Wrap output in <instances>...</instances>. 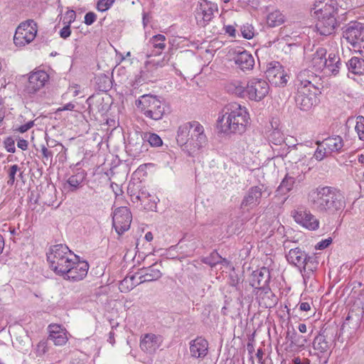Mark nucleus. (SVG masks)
<instances>
[{"instance_id":"obj_17","label":"nucleus","mask_w":364,"mask_h":364,"mask_svg":"<svg viewBox=\"0 0 364 364\" xmlns=\"http://www.w3.org/2000/svg\"><path fill=\"white\" fill-rule=\"evenodd\" d=\"M89 269V264L85 261L73 259V264L67 268L65 273H63L61 276L65 279H68L73 282H77L83 279L87 274Z\"/></svg>"},{"instance_id":"obj_9","label":"nucleus","mask_w":364,"mask_h":364,"mask_svg":"<svg viewBox=\"0 0 364 364\" xmlns=\"http://www.w3.org/2000/svg\"><path fill=\"white\" fill-rule=\"evenodd\" d=\"M286 257L289 263L299 268L301 272H306L307 270L312 272L316 268L314 258L300 248L291 249Z\"/></svg>"},{"instance_id":"obj_54","label":"nucleus","mask_w":364,"mask_h":364,"mask_svg":"<svg viewBox=\"0 0 364 364\" xmlns=\"http://www.w3.org/2000/svg\"><path fill=\"white\" fill-rule=\"evenodd\" d=\"M225 32L228 33L230 36L235 37L236 30L232 26H227L225 27Z\"/></svg>"},{"instance_id":"obj_14","label":"nucleus","mask_w":364,"mask_h":364,"mask_svg":"<svg viewBox=\"0 0 364 364\" xmlns=\"http://www.w3.org/2000/svg\"><path fill=\"white\" fill-rule=\"evenodd\" d=\"M321 78L310 70L304 69L299 72L294 81L296 90H318Z\"/></svg>"},{"instance_id":"obj_58","label":"nucleus","mask_w":364,"mask_h":364,"mask_svg":"<svg viewBox=\"0 0 364 364\" xmlns=\"http://www.w3.org/2000/svg\"><path fill=\"white\" fill-rule=\"evenodd\" d=\"M307 330L306 326L304 323H300L299 326V331L301 333H306Z\"/></svg>"},{"instance_id":"obj_31","label":"nucleus","mask_w":364,"mask_h":364,"mask_svg":"<svg viewBox=\"0 0 364 364\" xmlns=\"http://www.w3.org/2000/svg\"><path fill=\"white\" fill-rule=\"evenodd\" d=\"M326 50L323 48L317 49L311 60V66L316 71L323 70L326 65Z\"/></svg>"},{"instance_id":"obj_53","label":"nucleus","mask_w":364,"mask_h":364,"mask_svg":"<svg viewBox=\"0 0 364 364\" xmlns=\"http://www.w3.org/2000/svg\"><path fill=\"white\" fill-rule=\"evenodd\" d=\"M299 309L303 311H308L311 309V305L309 302H302L299 304Z\"/></svg>"},{"instance_id":"obj_56","label":"nucleus","mask_w":364,"mask_h":364,"mask_svg":"<svg viewBox=\"0 0 364 364\" xmlns=\"http://www.w3.org/2000/svg\"><path fill=\"white\" fill-rule=\"evenodd\" d=\"M256 356L258 358L259 362H262V356H263V351L262 348L257 349Z\"/></svg>"},{"instance_id":"obj_41","label":"nucleus","mask_w":364,"mask_h":364,"mask_svg":"<svg viewBox=\"0 0 364 364\" xmlns=\"http://www.w3.org/2000/svg\"><path fill=\"white\" fill-rule=\"evenodd\" d=\"M241 33L243 38L251 39L254 36V28L250 24H245L241 27Z\"/></svg>"},{"instance_id":"obj_33","label":"nucleus","mask_w":364,"mask_h":364,"mask_svg":"<svg viewBox=\"0 0 364 364\" xmlns=\"http://www.w3.org/2000/svg\"><path fill=\"white\" fill-rule=\"evenodd\" d=\"M166 37L164 35L158 34L153 36L149 42L152 44L154 49H157L159 50H153L151 53L149 54L147 56L151 57L153 55H159L161 53L162 50L166 48L165 44Z\"/></svg>"},{"instance_id":"obj_28","label":"nucleus","mask_w":364,"mask_h":364,"mask_svg":"<svg viewBox=\"0 0 364 364\" xmlns=\"http://www.w3.org/2000/svg\"><path fill=\"white\" fill-rule=\"evenodd\" d=\"M247 83L240 80H232L228 82L225 86V90L232 95L237 97H246Z\"/></svg>"},{"instance_id":"obj_59","label":"nucleus","mask_w":364,"mask_h":364,"mask_svg":"<svg viewBox=\"0 0 364 364\" xmlns=\"http://www.w3.org/2000/svg\"><path fill=\"white\" fill-rule=\"evenodd\" d=\"M4 247V237L0 235V255L2 253Z\"/></svg>"},{"instance_id":"obj_13","label":"nucleus","mask_w":364,"mask_h":364,"mask_svg":"<svg viewBox=\"0 0 364 364\" xmlns=\"http://www.w3.org/2000/svg\"><path fill=\"white\" fill-rule=\"evenodd\" d=\"M218 11V5L208 0L200 1L196 10V19L197 24L205 27L214 17L215 12Z\"/></svg>"},{"instance_id":"obj_4","label":"nucleus","mask_w":364,"mask_h":364,"mask_svg":"<svg viewBox=\"0 0 364 364\" xmlns=\"http://www.w3.org/2000/svg\"><path fill=\"white\" fill-rule=\"evenodd\" d=\"M338 5L336 0L316 1L312 9V15L317 19L316 27L322 36L331 35L336 26Z\"/></svg>"},{"instance_id":"obj_48","label":"nucleus","mask_w":364,"mask_h":364,"mask_svg":"<svg viewBox=\"0 0 364 364\" xmlns=\"http://www.w3.org/2000/svg\"><path fill=\"white\" fill-rule=\"evenodd\" d=\"M71 34V30H70V25L67 24L66 26H65L60 31V36L62 38H68Z\"/></svg>"},{"instance_id":"obj_64","label":"nucleus","mask_w":364,"mask_h":364,"mask_svg":"<svg viewBox=\"0 0 364 364\" xmlns=\"http://www.w3.org/2000/svg\"><path fill=\"white\" fill-rule=\"evenodd\" d=\"M358 161L360 163H364V155L361 154L358 157Z\"/></svg>"},{"instance_id":"obj_63","label":"nucleus","mask_w":364,"mask_h":364,"mask_svg":"<svg viewBox=\"0 0 364 364\" xmlns=\"http://www.w3.org/2000/svg\"><path fill=\"white\" fill-rule=\"evenodd\" d=\"M219 260L220 261V263H221V264H228V261L226 259H225V258H222L221 257V259H219Z\"/></svg>"},{"instance_id":"obj_6","label":"nucleus","mask_w":364,"mask_h":364,"mask_svg":"<svg viewBox=\"0 0 364 364\" xmlns=\"http://www.w3.org/2000/svg\"><path fill=\"white\" fill-rule=\"evenodd\" d=\"M143 114L151 119L159 120L165 114L164 104L156 96L144 95L135 103Z\"/></svg>"},{"instance_id":"obj_35","label":"nucleus","mask_w":364,"mask_h":364,"mask_svg":"<svg viewBox=\"0 0 364 364\" xmlns=\"http://www.w3.org/2000/svg\"><path fill=\"white\" fill-rule=\"evenodd\" d=\"M284 22V15L278 10L269 14L267 17V23L270 27L280 26Z\"/></svg>"},{"instance_id":"obj_10","label":"nucleus","mask_w":364,"mask_h":364,"mask_svg":"<svg viewBox=\"0 0 364 364\" xmlns=\"http://www.w3.org/2000/svg\"><path fill=\"white\" fill-rule=\"evenodd\" d=\"M37 33V24L33 20L21 23L16 28L14 41L17 46H24L34 40Z\"/></svg>"},{"instance_id":"obj_47","label":"nucleus","mask_w":364,"mask_h":364,"mask_svg":"<svg viewBox=\"0 0 364 364\" xmlns=\"http://www.w3.org/2000/svg\"><path fill=\"white\" fill-rule=\"evenodd\" d=\"M5 148L9 152L14 153L15 151L14 141L10 138H7L4 141Z\"/></svg>"},{"instance_id":"obj_46","label":"nucleus","mask_w":364,"mask_h":364,"mask_svg":"<svg viewBox=\"0 0 364 364\" xmlns=\"http://www.w3.org/2000/svg\"><path fill=\"white\" fill-rule=\"evenodd\" d=\"M37 353L39 355H43L48 351L47 342L42 341L38 343L37 345Z\"/></svg>"},{"instance_id":"obj_29","label":"nucleus","mask_w":364,"mask_h":364,"mask_svg":"<svg viewBox=\"0 0 364 364\" xmlns=\"http://www.w3.org/2000/svg\"><path fill=\"white\" fill-rule=\"evenodd\" d=\"M341 63L339 57L334 53L328 54L326 58V65L323 71L327 75H337L339 72Z\"/></svg>"},{"instance_id":"obj_42","label":"nucleus","mask_w":364,"mask_h":364,"mask_svg":"<svg viewBox=\"0 0 364 364\" xmlns=\"http://www.w3.org/2000/svg\"><path fill=\"white\" fill-rule=\"evenodd\" d=\"M113 3L114 0H100L97 2V8L100 11H105L111 7Z\"/></svg>"},{"instance_id":"obj_57","label":"nucleus","mask_w":364,"mask_h":364,"mask_svg":"<svg viewBox=\"0 0 364 364\" xmlns=\"http://www.w3.org/2000/svg\"><path fill=\"white\" fill-rule=\"evenodd\" d=\"M147 193L145 191H141L137 196L136 198L139 200H142L144 198L147 197Z\"/></svg>"},{"instance_id":"obj_3","label":"nucleus","mask_w":364,"mask_h":364,"mask_svg":"<svg viewBox=\"0 0 364 364\" xmlns=\"http://www.w3.org/2000/svg\"><path fill=\"white\" fill-rule=\"evenodd\" d=\"M177 143L190 156H196L203 152L207 145L208 138L204 127L198 122L185 123L178 127Z\"/></svg>"},{"instance_id":"obj_44","label":"nucleus","mask_w":364,"mask_h":364,"mask_svg":"<svg viewBox=\"0 0 364 364\" xmlns=\"http://www.w3.org/2000/svg\"><path fill=\"white\" fill-rule=\"evenodd\" d=\"M331 242H332V239L331 237L323 240L316 244V250H324L325 248L328 247L331 244Z\"/></svg>"},{"instance_id":"obj_21","label":"nucleus","mask_w":364,"mask_h":364,"mask_svg":"<svg viewBox=\"0 0 364 364\" xmlns=\"http://www.w3.org/2000/svg\"><path fill=\"white\" fill-rule=\"evenodd\" d=\"M264 186H252L247 191L242 203L241 208L252 209L260 203Z\"/></svg>"},{"instance_id":"obj_16","label":"nucleus","mask_w":364,"mask_h":364,"mask_svg":"<svg viewBox=\"0 0 364 364\" xmlns=\"http://www.w3.org/2000/svg\"><path fill=\"white\" fill-rule=\"evenodd\" d=\"M343 38L356 50L364 39V25L360 22H351L343 31Z\"/></svg>"},{"instance_id":"obj_11","label":"nucleus","mask_w":364,"mask_h":364,"mask_svg":"<svg viewBox=\"0 0 364 364\" xmlns=\"http://www.w3.org/2000/svg\"><path fill=\"white\" fill-rule=\"evenodd\" d=\"M246 89V97L250 100L259 102L268 95L269 85L264 79L253 77L247 82Z\"/></svg>"},{"instance_id":"obj_8","label":"nucleus","mask_w":364,"mask_h":364,"mask_svg":"<svg viewBox=\"0 0 364 364\" xmlns=\"http://www.w3.org/2000/svg\"><path fill=\"white\" fill-rule=\"evenodd\" d=\"M136 141L134 142V139L132 137L129 140L128 149L130 154L134 157H139L141 154L146 151L148 142L151 146H160L163 142L161 137L154 133L150 132H142L141 134L136 133Z\"/></svg>"},{"instance_id":"obj_18","label":"nucleus","mask_w":364,"mask_h":364,"mask_svg":"<svg viewBox=\"0 0 364 364\" xmlns=\"http://www.w3.org/2000/svg\"><path fill=\"white\" fill-rule=\"evenodd\" d=\"M265 73L268 80L276 86H284L289 80L283 66L278 62L270 63Z\"/></svg>"},{"instance_id":"obj_55","label":"nucleus","mask_w":364,"mask_h":364,"mask_svg":"<svg viewBox=\"0 0 364 364\" xmlns=\"http://www.w3.org/2000/svg\"><path fill=\"white\" fill-rule=\"evenodd\" d=\"M294 364H309V360L308 359H304L302 361L300 358L296 357L293 359Z\"/></svg>"},{"instance_id":"obj_27","label":"nucleus","mask_w":364,"mask_h":364,"mask_svg":"<svg viewBox=\"0 0 364 364\" xmlns=\"http://www.w3.org/2000/svg\"><path fill=\"white\" fill-rule=\"evenodd\" d=\"M138 274L140 275L139 279L141 283L156 281L162 276L160 269L156 268V265L143 267L139 269Z\"/></svg>"},{"instance_id":"obj_22","label":"nucleus","mask_w":364,"mask_h":364,"mask_svg":"<svg viewBox=\"0 0 364 364\" xmlns=\"http://www.w3.org/2000/svg\"><path fill=\"white\" fill-rule=\"evenodd\" d=\"M162 337L154 333H146L141 337L140 348L146 353H154L161 345Z\"/></svg>"},{"instance_id":"obj_37","label":"nucleus","mask_w":364,"mask_h":364,"mask_svg":"<svg viewBox=\"0 0 364 364\" xmlns=\"http://www.w3.org/2000/svg\"><path fill=\"white\" fill-rule=\"evenodd\" d=\"M9 180L7 184L9 186L14 185L17 177H21L23 171H21L20 168L17 164H14L9 167L7 170Z\"/></svg>"},{"instance_id":"obj_38","label":"nucleus","mask_w":364,"mask_h":364,"mask_svg":"<svg viewBox=\"0 0 364 364\" xmlns=\"http://www.w3.org/2000/svg\"><path fill=\"white\" fill-rule=\"evenodd\" d=\"M316 144L318 145V147L314 152V158H315L318 161H321L330 154L325 146L324 147H321V145L323 144L322 142L317 141Z\"/></svg>"},{"instance_id":"obj_34","label":"nucleus","mask_w":364,"mask_h":364,"mask_svg":"<svg viewBox=\"0 0 364 364\" xmlns=\"http://www.w3.org/2000/svg\"><path fill=\"white\" fill-rule=\"evenodd\" d=\"M330 342L323 334H318L314 339L313 348L315 350H317L320 353H324L327 352L330 349Z\"/></svg>"},{"instance_id":"obj_39","label":"nucleus","mask_w":364,"mask_h":364,"mask_svg":"<svg viewBox=\"0 0 364 364\" xmlns=\"http://www.w3.org/2000/svg\"><path fill=\"white\" fill-rule=\"evenodd\" d=\"M355 131L360 140L364 141V117L358 116L356 119Z\"/></svg>"},{"instance_id":"obj_7","label":"nucleus","mask_w":364,"mask_h":364,"mask_svg":"<svg viewBox=\"0 0 364 364\" xmlns=\"http://www.w3.org/2000/svg\"><path fill=\"white\" fill-rule=\"evenodd\" d=\"M306 162L307 159L305 156H302L301 159L295 162L291 172V175L290 176L289 174H287L277 188V192L278 194H287L292 190L296 181L299 183L304 181V174L310 170V168L307 167L308 164Z\"/></svg>"},{"instance_id":"obj_32","label":"nucleus","mask_w":364,"mask_h":364,"mask_svg":"<svg viewBox=\"0 0 364 364\" xmlns=\"http://www.w3.org/2000/svg\"><path fill=\"white\" fill-rule=\"evenodd\" d=\"M349 72L355 75H364V59L353 57L346 63Z\"/></svg>"},{"instance_id":"obj_12","label":"nucleus","mask_w":364,"mask_h":364,"mask_svg":"<svg viewBox=\"0 0 364 364\" xmlns=\"http://www.w3.org/2000/svg\"><path fill=\"white\" fill-rule=\"evenodd\" d=\"M291 216L295 222L303 228L314 231L319 228V220L309 210L300 207L291 211Z\"/></svg>"},{"instance_id":"obj_49","label":"nucleus","mask_w":364,"mask_h":364,"mask_svg":"<svg viewBox=\"0 0 364 364\" xmlns=\"http://www.w3.org/2000/svg\"><path fill=\"white\" fill-rule=\"evenodd\" d=\"M76 14L73 10L68 11L65 14L64 19H67L66 23L70 25L75 20Z\"/></svg>"},{"instance_id":"obj_25","label":"nucleus","mask_w":364,"mask_h":364,"mask_svg":"<svg viewBox=\"0 0 364 364\" xmlns=\"http://www.w3.org/2000/svg\"><path fill=\"white\" fill-rule=\"evenodd\" d=\"M48 340L52 341L55 346H63L68 342L67 331L61 326L50 324L48 326Z\"/></svg>"},{"instance_id":"obj_23","label":"nucleus","mask_w":364,"mask_h":364,"mask_svg":"<svg viewBox=\"0 0 364 364\" xmlns=\"http://www.w3.org/2000/svg\"><path fill=\"white\" fill-rule=\"evenodd\" d=\"M208 342L203 337H197L189 343L190 354L194 358H204L208 352Z\"/></svg>"},{"instance_id":"obj_60","label":"nucleus","mask_w":364,"mask_h":364,"mask_svg":"<svg viewBox=\"0 0 364 364\" xmlns=\"http://www.w3.org/2000/svg\"><path fill=\"white\" fill-rule=\"evenodd\" d=\"M154 237H153V235L151 232H148L146 233L145 235V239L148 241V242H151L152 240H153Z\"/></svg>"},{"instance_id":"obj_20","label":"nucleus","mask_w":364,"mask_h":364,"mask_svg":"<svg viewBox=\"0 0 364 364\" xmlns=\"http://www.w3.org/2000/svg\"><path fill=\"white\" fill-rule=\"evenodd\" d=\"M49 75L43 70H38L30 74L28 83L26 86L27 92L33 94L44 87L48 80Z\"/></svg>"},{"instance_id":"obj_45","label":"nucleus","mask_w":364,"mask_h":364,"mask_svg":"<svg viewBox=\"0 0 364 364\" xmlns=\"http://www.w3.org/2000/svg\"><path fill=\"white\" fill-rule=\"evenodd\" d=\"M34 126V121H29L27 123L21 125L18 128H16V131L19 132L20 133H25L28 129L32 128Z\"/></svg>"},{"instance_id":"obj_19","label":"nucleus","mask_w":364,"mask_h":364,"mask_svg":"<svg viewBox=\"0 0 364 364\" xmlns=\"http://www.w3.org/2000/svg\"><path fill=\"white\" fill-rule=\"evenodd\" d=\"M318 90H296L295 101L296 106L303 111L310 110L317 102L316 92Z\"/></svg>"},{"instance_id":"obj_51","label":"nucleus","mask_w":364,"mask_h":364,"mask_svg":"<svg viewBox=\"0 0 364 364\" xmlns=\"http://www.w3.org/2000/svg\"><path fill=\"white\" fill-rule=\"evenodd\" d=\"M28 141L25 139H20L17 142V146L22 150H26L28 148Z\"/></svg>"},{"instance_id":"obj_40","label":"nucleus","mask_w":364,"mask_h":364,"mask_svg":"<svg viewBox=\"0 0 364 364\" xmlns=\"http://www.w3.org/2000/svg\"><path fill=\"white\" fill-rule=\"evenodd\" d=\"M219 259H221V256L218 252H213L204 259V262L211 267H215L216 264H220V261Z\"/></svg>"},{"instance_id":"obj_50","label":"nucleus","mask_w":364,"mask_h":364,"mask_svg":"<svg viewBox=\"0 0 364 364\" xmlns=\"http://www.w3.org/2000/svg\"><path fill=\"white\" fill-rule=\"evenodd\" d=\"M74 108H75V105L71 102H69V103L65 105L63 107H59L57 109V112H62V111H65V110H73Z\"/></svg>"},{"instance_id":"obj_43","label":"nucleus","mask_w":364,"mask_h":364,"mask_svg":"<svg viewBox=\"0 0 364 364\" xmlns=\"http://www.w3.org/2000/svg\"><path fill=\"white\" fill-rule=\"evenodd\" d=\"M97 18V15L94 12H88L85 16V23L90 26L92 25Z\"/></svg>"},{"instance_id":"obj_36","label":"nucleus","mask_w":364,"mask_h":364,"mask_svg":"<svg viewBox=\"0 0 364 364\" xmlns=\"http://www.w3.org/2000/svg\"><path fill=\"white\" fill-rule=\"evenodd\" d=\"M86 173L82 171L70 176L67 181L69 186L72 188L71 191H75L83 182Z\"/></svg>"},{"instance_id":"obj_61","label":"nucleus","mask_w":364,"mask_h":364,"mask_svg":"<svg viewBox=\"0 0 364 364\" xmlns=\"http://www.w3.org/2000/svg\"><path fill=\"white\" fill-rule=\"evenodd\" d=\"M108 341H109L110 343L114 344V333H113V332H110V333H109V337Z\"/></svg>"},{"instance_id":"obj_26","label":"nucleus","mask_w":364,"mask_h":364,"mask_svg":"<svg viewBox=\"0 0 364 364\" xmlns=\"http://www.w3.org/2000/svg\"><path fill=\"white\" fill-rule=\"evenodd\" d=\"M235 62L243 71L252 69L255 65L253 56L246 50L239 53L235 58Z\"/></svg>"},{"instance_id":"obj_15","label":"nucleus","mask_w":364,"mask_h":364,"mask_svg":"<svg viewBox=\"0 0 364 364\" xmlns=\"http://www.w3.org/2000/svg\"><path fill=\"white\" fill-rule=\"evenodd\" d=\"M132 219V213L127 207L122 206L114 210L112 224L118 235H122L129 229Z\"/></svg>"},{"instance_id":"obj_24","label":"nucleus","mask_w":364,"mask_h":364,"mask_svg":"<svg viewBox=\"0 0 364 364\" xmlns=\"http://www.w3.org/2000/svg\"><path fill=\"white\" fill-rule=\"evenodd\" d=\"M270 279L268 269L263 267L252 272L250 278V285L255 289L265 290Z\"/></svg>"},{"instance_id":"obj_52","label":"nucleus","mask_w":364,"mask_h":364,"mask_svg":"<svg viewBox=\"0 0 364 364\" xmlns=\"http://www.w3.org/2000/svg\"><path fill=\"white\" fill-rule=\"evenodd\" d=\"M41 153L43 156V157L46 158V159H48V158H51L53 154H52V151L48 150L46 147L43 146L42 149H41Z\"/></svg>"},{"instance_id":"obj_62","label":"nucleus","mask_w":364,"mask_h":364,"mask_svg":"<svg viewBox=\"0 0 364 364\" xmlns=\"http://www.w3.org/2000/svg\"><path fill=\"white\" fill-rule=\"evenodd\" d=\"M350 318H351V316L350 314H348V316L346 317L345 321L343 322V327H345L346 325H348V322Z\"/></svg>"},{"instance_id":"obj_5","label":"nucleus","mask_w":364,"mask_h":364,"mask_svg":"<svg viewBox=\"0 0 364 364\" xmlns=\"http://www.w3.org/2000/svg\"><path fill=\"white\" fill-rule=\"evenodd\" d=\"M46 255L50 268L60 276L65 273L67 268L73 264V259L77 260V256L63 244L51 246Z\"/></svg>"},{"instance_id":"obj_2","label":"nucleus","mask_w":364,"mask_h":364,"mask_svg":"<svg viewBox=\"0 0 364 364\" xmlns=\"http://www.w3.org/2000/svg\"><path fill=\"white\" fill-rule=\"evenodd\" d=\"M247 108L237 102L227 104L218 114L217 128L222 133L242 134L249 124Z\"/></svg>"},{"instance_id":"obj_30","label":"nucleus","mask_w":364,"mask_h":364,"mask_svg":"<svg viewBox=\"0 0 364 364\" xmlns=\"http://www.w3.org/2000/svg\"><path fill=\"white\" fill-rule=\"evenodd\" d=\"M322 143L327 148L329 154L341 152L344 145L343 140L340 136L328 137L324 139Z\"/></svg>"},{"instance_id":"obj_1","label":"nucleus","mask_w":364,"mask_h":364,"mask_svg":"<svg viewBox=\"0 0 364 364\" xmlns=\"http://www.w3.org/2000/svg\"><path fill=\"white\" fill-rule=\"evenodd\" d=\"M308 202L320 214L333 215L344 209L346 201L342 193L331 186H319L308 193Z\"/></svg>"}]
</instances>
